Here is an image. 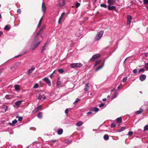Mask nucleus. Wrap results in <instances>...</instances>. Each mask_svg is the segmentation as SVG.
Segmentation results:
<instances>
[{
  "instance_id": "nucleus-1",
  "label": "nucleus",
  "mask_w": 148,
  "mask_h": 148,
  "mask_svg": "<svg viewBox=\"0 0 148 148\" xmlns=\"http://www.w3.org/2000/svg\"><path fill=\"white\" fill-rule=\"evenodd\" d=\"M45 28L44 26H42L40 29L39 32H38L36 35L33 41V44L31 45L30 49L32 50H34L35 49L38 45L40 42V41L38 38V36L39 35L41 32H42Z\"/></svg>"
},
{
  "instance_id": "nucleus-2",
  "label": "nucleus",
  "mask_w": 148,
  "mask_h": 148,
  "mask_svg": "<svg viewBox=\"0 0 148 148\" xmlns=\"http://www.w3.org/2000/svg\"><path fill=\"white\" fill-rule=\"evenodd\" d=\"M99 110V109L97 107H93L91 108L90 110V111L87 113V115H90L92 114H94Z\"/></svg>"
},
{
  "instance_id": "nucleus-3",
  "label": "nucleus",
  "mask_w": 148,
  "mask_h": 148,
  "mask_svg": "<svg viewBox=\"0 0 148 148\" xmlns=\"http://www.w3.org/2000/svg\"><path fill=\"white\" fill-rule=\"evenodd\" d=\"M83 66V64L80 63H73L71 64L70 67L71 68H75L80 67L82 66Z\"/></svg>"
},
{
  "instance_id": "nucleus-4",
  "label": "nucleus",
  "mask_w": 148,
  "mask_h": 148,
  "mask_svg": "<svg viewBox=\"0 0 148 148\" xmlns=\"http://www.w3.org/2000/svg\"><path fill=\"white\" fill-rule=\"evenodd\" d=\"M103 31L99 32L96 35L95 38V40L97 41L99 40L103 36Z\"/></svg>"
},
{
  "instance_id": "nucleus-5",
  "label": "nucleus",
  "mask_w": 148,
  "mask_h": 148,
  "mask_svg": "<svg viewBox=\"0 0 148 148\" xmlns=\"http://www.w3.org/2000/svg\"><path fill=\"white\" fill-rule=\"evenodd\" d=\"M122 121H116L112 123L110 127L112 128L114 127L115 126L118 127L120 125V123H121Z\"/></svg>"
},
{
  "instance_id": "nucleus-6",
  "label": "nucleus",
  "mask_w": 148,
  "mask_h": 148,
  "mask_svg": "<svg viewBox=\"0 0 148 148\" xmlns=\"http://www.w3.org/2000/svg\"><path fill=\"white\" fill-rule=\"evenodd\" d=\"M127 25H130L131 22L132 18L131 16L130 15H127Z\"/></svg>"
},
{
  "instance_id": "nucleus-7",
  "label": "nucleus",
  "mask_w": 148,
  "mask_h": 148,
  "mask_svg": "<svg viewBox=\"0 0 148 148\" xmlns=\"http://www.w3.org/2000/svg\"><path fill=\"white\" fill-rule=\"evenodd\" d=\"M108 9L109 10H114L116 11V7L115 6H111L110 5H109L108 6Z\"/></svg>"
},
{
  "instance_id": "nucleus-8",
  "label": "nucleus",
  "mask_w": 148,
  "mask_h": 148,
  "mask_svg": "<svg viewBox=\"0 0 148 148\" xmlns=\"http://www.w3.org/2000/svg\"><path fill=\"white\" fill-rule=\"evenodd\" d=\"M8 107L5 105H3L2 106V111L3 112H5L8 110Z\"/></svg>"
},
{
  "instance_id": "nucleus-9",
  "label": "nucleus",
  "mask_w": 148,
  "mask_h": 148,
  "mask_svg": "<svg viewBox=\"0 0 148 148\" xmlns=\"http://www.w3.org/2000/svg\"><path fill=\"white\" fill-rule=\"evenodd\" d=\"M146 77V76L145 75H142L140 76L139 79L141 81H143L145 79Z\"/></svg>"
},
{
  "instance_id": "nucleus-10",
  "label": "nucleus",
  "mask_w": 148,
  "mask_h": 148,
  "mask_svg": "<svg viewBox=\"0 0 148 148\" xmlns=\"http://www.w3.org/2000/svg\"><path fill=\"white\" fill-rule=\"evenodd\" d=\"M48 84L49 86L51 85V83L50 80L47 77H45L43 79Z\"/></svg>"
},
{
  "instance_id": "nucleus-11",
  "label": "nucleus",
  "mask_w": 148,
  "mask_h": 148,
  "mask_svg": "<svg viewBox=\"0 0 148 148\" xmlns=\"http://www.w3.org/2000/svg\"><path fill=\"white\" fill-rule=\"evenodd\" d=\"M90 87L88 84H85L84 88V90L86 92L89 90Z\"/></svg>"
},
{
  "instance_id": "nucleus-12",
  "label": "nucleus",
  "mask_w": 148,
  "mask_h": 148,
  "mask_svg": "<svg viewBox=\"0 0 148 148\" xmlns=\"http://www.w3.org/2000/svg\"><path fill=\"white\" fill-rule=\"evenodd\" d=\"M65 13L64 12H63L62 13L59 19V20L58 21V23L60 24L61 23V21L63 17L65 15Z\"/></svg>"
},
{
  "instance_id": "nucleus-13",
  "label": "nucleus",
  "mask_w": 148,
  "mask_h": 148,
  "mask_svg": "<svg viewBox=\"0 0 148 148\" xmlns=\"http://www.w3.org/2000/svg\"><path fill=\"white\" fill-rule=\"evenodd\" d=\"M65 0H61L58 3V5L60 6H63L65 4Z\"/></svg>"
},
{
  "instance_id": "nucleus-14",
  "label": "nucleus",
  "mask_w": 148,
  "mask_h": 148,
  "mask_svg": "<svg viewBox=\"0 0 148 148\" xmlns=\"http://www.w3.org/2000/svg\"><path fill=\"white\" fill-rule=\"evenodd\" d=\"M35 69V67L34 66H32L31 68L29 70L28 74L29 75L32 72V71Z\"/></svg>"
},
{
  "instance_id": "nucleus-15",
  "label": "nucleus",
  "mask_w": 148,
  "mask_h": 148,
  "mask_svg": "<svg viewBox=\"0 0 148 148\" xmlns=\"http://www.w3.org/2000/svg\"><path fill=\"white\" fill-rule=\"evenodd\" d=\"M42 10L43 12H45L46 9V6L45 4L43 2L42 4Z\"/></svg>"
},
{
  "instance_id": "nucleus-16",
  "label": "nucleus",
  "mask_w": 148,
  "mask_h": 148,
  "mask_svg": "<svg viewBox=\"0 0 148 148\" xmlns=\"http://www.w3.org/2000/svg\"><path fill=\"white\" fill-rule=\"evenodd\" d=\"M63 132V130L62 129H59L57 131V133L58 135H61Z\"/></svg>"
},
{
  "instance_id": "nucleus-17",
  "label": "nucleus",
  "mask_w": 148,
  "mask_h": 148,
  "mask_svg": "<svg viewBox=\"0 0 148 148\" xmlns=\"http://www.w3.org/2000/svg\"><path fill=\"white\" fill-rule=\"evenodd\" d=\"M143 111V109L140 108L139 110L135 112V114H138L141 113Z\"/></svg>"
},
{
  "instance_id": "nucleus-18",
  "label": "nucleus",
  "mask_w": 148,
  "mask_h": 148,
  "mask_svg": "<svg viewBox=\"0 0 148 148\" xmlns=\"http://www.w3.org/2000/svg\"><path fill=\"white\" fill-rule=\"evenodd\" d=\"M22 102V101L21 100H19L16 102L15 103L16 106H18L21 104Z\"/></svg>"
},
{
  "instance_id": "nucleus-19",
  "label": "nucleus",
  "mask_w": 148,
  "mask_h": 148,
  "mask_svg": "<svg viewBox=\"0 0 148 148\" xmlns=\"http://www.w3.org/2000/svg\"><path fill=\"white\" fill-rule=\"evenodd\" d=\"M114 2V0H108V3L109 5H113Z\"/></svg>"
},
{
  "instance_id": "nucleus-20",
  "label": "nucleus",
  "mask_w": 148,
  "mask_h": 148,
  "mask_svg": "<svg viewBox=\"0 0 148 148\" xmlns=\"http://www.w3.org/2000/svg\"><path fill=\"white\" fill-rule=\"evenodd\" d=\"M47 45V42H46L42 47V49L41 50V52L42 53L46 49V47Z\"/></svg>"
},
{
  "instance_id": "nucleus-21",
  "label": "nucleus",
  "mask_w": 148,
  "mask_h": 148,
  "mask_svg": "<svg viewBox=\"0 0 148 148\" xmlns=\"http://www.w3.org/2000/svg\"><path fill=\"white\" fill-rule=\"evenodd\" d=\"M83 124V123L81 121H79L77 123H76V125L77 126H80L82 125Z\"/></svg>"
},
{
  "instance_id": "nucleus-22",
  "label": "nucleus",
  "mask_w": 148,
  "mask_h": 148,
  "mask_svg": "<svg viewBox=\"0 0 148 148\" xmlns=\"http://www.w3.org/2000/svg\"><path fill=\"white\" fill-rule=\"evenodd\" d=\"M125 129V127H121L119 130L116 131L117 132H120L123 131Z\"/></svg>"
},
{
  "instance_id": "nucleus-23",
  "label": "nucleus",
  "mask_w": 148,
  "mask_h": 148,
  "mask_svg": "<svg viewBox=\"0 0 148 148\" xmlns=\"http://www.w3.org/2000/svg\"><path fill=\"white\" fill-rule=\"evenodd\" d=\"M104 139L106 140H107L109 139V137L108 134H105L103 136Z\"/></svg>"
},
{
  "instance_id": "nucleus-24",
  "label": "nucleus",
  "mask_w": 148,
  "mask_h": 148,
  "mask_svg": "<svg viewBox=\"0 0 148 148\" xmlns=\"http://www.w3.org/2000/svg\"><path fill=\"white\" fill-rule=\"evenodd\" d=\"M104 65L103 64L101 66H99L97 68L95 69V71H98V70L101 69L103 66Z\"/></svg>"
},
{
  "instance_id": "nucleus-25",
  "label": "nucleus",
  "mask_w": 148,
  "mask_h": 148,
  "mask_svg": "<svg viewBox=\"0 0 148 148\" xmlns=\"http://www.w3.org/2000/svg\"><path fill=\"white\" fill-rule=\"evenodd\" d=\"M14 87L15 90H20L19 86L18 85L16 84L14 86Z\"/></svg>"
},
{
  "instance_id": "nucleus-26",
  "label": "nucleus",
  "mask_w": 148,
  "mask_h": 148,
  "mask_svg": "<svg viewBox=\"0 0 148 148\" xmlns=\"http://www.w3.org/2000/svg\"><path fill=\"white\" fill-rule=\"evenodd\" d=\"M17 122V121H12V123H9V124L10 125L14 126V124Z\"/></svg>"
},
{
  "instance_id": "nucleus-27",
  "label": "nucleus",
  "mask_w": 148,
  "mask_h": 148,
  "mask_svg": "<svg viewBox=\"0 0 148 148\" xmlns=\"http://www.w3.org/2000/svg\"><path fill=\"white\" fill-rule=\"evenodd\" d=\"M10 29V28L9 27L8 25H6L4 28V29L8 31H9Z\"/></svg>"
},
{
  "instance_id": "nucleus-28",
  "label": "nucleus",
  "mask_w": 148,
  "mask_h": 148,
  "mask_svg": "<svg viewBox=\"0 0 148 148\" xmlns=\"http://www.w3.org/2000/svg\"><path fill=\"white\" fill-rule=\"evenodd\" d=\"M42 112H39L37 115V116L39 118H41L42 116Z\"/></svg>"
},
{
  "instance_id": "nucleus-29",
  "label": "nucleus",
  "mask_w": 148,
  "mask_h": 148,
  "mask_svg": "<svg viewBox=\"0 0 148 148\" xmlns=\"http://www.w3.org/2000/svg\"><path fill=\"white\" fill-rule=\"evenodd\" d=\"M117 95V91H116L115 92H114V93L113 95V96L112 97V99H113L115 98L116 97Z\"/></svg>"
},
{
  "instance_id": "nucleus-30",
  "label": "nucleus",
  "mask_w": 148,
  "mask_h": 148,
  "mask_svg": "<svg viewBox=\"0 0 148 148\" xmlns=\"http://www.w3.org/2000/svg\"><path fill=\"white\" fill-rule=\"evenodd\" d=\"M101 60H99L97 61L96 62L94 65V66H97L98 64H99L101 62Z\"/></svg>"
},
{
  "instance_id": "nucleus-31",
  "label": "nucleus",
  "mask_w": 148,
  "mask_h": 148,
  "mask_svg": "<svg viewBox=\"0 0 148 148\" xmlns=\"http://www.w3.org/2000/svg\"><path fill=\"white\" fill-rule=\"evenodd\" d=\"M147 130H148V125H146L144 127L143 131L145 132Z\"/></svg>"
},
{
  "instance_id": "nucleus-32",
  "label": "nucleus",
  "mask_w": 148,
  "mask_h": 148,
  "mask_svg": "<svg viewBox=\"0 0 148 148\" xmlns=\"http://www.w3.org/2000/svg\"><path fill=\"white\" fill-rule=\"evenodd\" d=\"M38 108H37V107L33 111V112L35 113L37 112L39 110Z\"/></svg>"
},
{
  "instance_id": "nucleus-33",
  "label": "nucleus",
  "mask_w": 148,
  "mask_h": 148,
  "mask_svg": "<svg viewBox=\"0 0 148 148\" xmlns=\"http://www.w3.org/2000/svg\"><path fill=\"white\" fill-rule=\"evenodd\" d=\"M93 56H95V58L96 59L98 58L99 57H100V55L99 54H96Z\"/></svg>"
},
{
  "instance_id": "nucleus-34",
  "label": "nucleus",
  "mask_w": 148,
  "mask_h": 148,
  "mask_svg": "<svg viewBox=\"0 0 148 148\" xmlns=\"http://www.w3.org/2000/svg\"><path fill=\"white\" fill-rule=\"evenodd\" d=\"M16 118H18V120H22L23 119V118L21 116H19L18 115H17L16 116Z\"/></svg>"
},
{
  "instance_id": "nucleus-35",
  "label": "nucleus",
  "mask_w": 148,
  "mask_h": 148,
  "mask_svg": "<svg viewBox=\"0 0 148 148\" xmlns=\"http://www.w3.org/2000/svg\"><path fill=\"white\" fill-rule=\"evenodd\" d=\"M80 5V3L78 2H77L75 4V7L76 8H78Z\"/></svg>"
},
{
  "instance_id": "nucleus-36",
  "label": "nucleus",
  "mask_w": 148,
  "mask_h": 148,
  "mask_svg": "<svg viewBox=\"0 0 148 148\" xmlns=\"http://www.w3.org/2000/svg\"><path fill=\"white\" fill-rule=\"evenodd\" d=\"M101 6L102 7L104 8H107V7L106 5L103 3H102L101 4Z\"/></svg>"
},
{
  "instance_id": "nucleus-37",
  "label": "nucleus",
  "mask_w": 148,
  "mask_h": 148,
  "mask_svg": "<svg viewBox=\"0 0 148 148\" xmlns=\"http://www.w3.org/2000/svg\"><path fill=\"white\" fill-rule=\"evenodd\" d=\"M5 97L6 99H10L11 98V95H6L5 96Z\"/></svg>"
},
{
  "instance_id": "nucleus-38",
  "label": "nucleus",
  "mask_w": 148,
  "mask_h": 148,
  "mask_svg": "<svg viewBox=\"0 0 148 148\" xmlns=\"http://www.w3.org/2000/svg\"><path fill=\"white\" fill-rule=\"evenodd\" d=\"M58 71L60 73H63L64 72V70L61 69H59Z\"/></svg>"
},
{
  "instance_id": "nucleus-39",
  "label": "nucleus",
  "mask_w": 148,
  "mask_h": 148,
  "mask_svg": "<svg viewBox=\"0 0 148 148\" xmlns=\"http://www.w3.org/2000/svg\"><path fill=\"white\" fill-rule=\"evenodd\" d=\"M143 2L145 5L148 4V0H143Z\"/></svg>"
},
{
  "instance_id": "nucleus-40",
  "label": "nucleus",
  "mask_w": 148,
  "mask_h": 148,
  "mask_svg": "<svg viewBox=\"0 0 148 148\" xmlns=\"http://www.w3.org/2000/svg\"><path fill=\"white\" fill-rule=\"evenodd\" d=\"M61 82L60 80V78H58L57 81V85H59L61 84Z\"/></svg>"
},
{
  "instance_id": "nucleus-41",
  "label": "nucleus",
  "mask_w": 148,
  "mask_h": 148,
  "mask_svg": "<svg viewBox=\"0 0 148 148\" xmlns=\"http://www.w3.org/2000/svg\"><path fill=\"white\" fill-rule=\"evenodd\" d=\"M95 60V56H93L90 59V61H93Z\"/></svg>"
},
{
  "instance_id": "nucleus-42",
  "label": "nucleus",
  "mask_w": 148,
  "mask_h": 148,
  "mask_svg": "<svg viewBox=\"0 0 148 148\" xmlns=\"http://www.w3.org/2000/svg\"><path fill=\"white\" fill-rule=\"evenodd\" d=\"M42 17L40 19L39 22V23L38 25V27L40 26L41 23L42 21Z\"/></svg>"
},
{
  "instance_id": "nucleus-43",
  "label": "nucleus",
  "mask_w": 148,
  "mask_h": 148,
  "mask_svg": "<svg viewBox=\"0 0 148 148\" xmlns=\"http://www.w3.org/2000/svg\"><path fill=\"white\" fill-rule=\"evenodd\" d=\"M38 87V85L37 84H36L34 86L33 88H37Z\"/></svg>"
},
{
  "instance_id": "nucleus-44",
  "label": "nucleus",
  "mask_w": 148,
  "mask_h": 148,
  "mask_svg": "<svg viewBox=\"0 0 148 148\" xmlns=\"http://www.w3.org/2000/svg\"><path fill=\"white\" fill-rule=\"evenodd\" d=\"M127 77H124L123 79V82H125L127 80Z\"/></svg>"
},
{
  "instance_id": "nucleus-45",
  "label": "nucleus",
  "mask_w": 148,
  "mask_h": 148,
  "mask_svg": "<svg viewBox=\"0 0 148 148\" xmlns=\"http://www.w3.org/2000/svg\"><path fill=\"white\" fill-rule=\"evenodd\" d=\"M105 105V104L104 103H101L99 105V107L100 108H102Z\"/></svg>"
},
{
  "instance_id": "nucleus-46",
  "label": "nucleus",
  "mask_w": 148,
  "mask_h": 148,
  "mask_svg": "<svg viewBox=\"0 0 148 148\" xmlns=\"http://www.w3.org/2000/svg\"><path fill=\"white\" fill-rule=\"evenodd\" d=\"M144 70L143 69H140V70H139L138 73H140L141 72H144Z\"/></svg>"
},
{
  "instance_id": "nucleus-47",
  "label": "nucleus",
  "mask_w": 148,
  "mask_h": 148,
  "mask_svg": "<svg viewBox=\"0 0 148 148\" xmlns=\"http://www.w3.org/2000/svg\"><path fill=\"white\" fill-rule=\"evenodd\" d=\"M133 134V132L132 131L129 132L128 133V135L129 136L132 135Z\"/></svg>"
},
{
  "instance_id": "nucleus-48",
  "label": "nucleus",
  "mask_w": 148,
  "mask_h": 148,
  "mask_svg": "<svg viewBox=\"0 0 148 148\" xmlns=\"http://www.w3.org/2000/svg\"><path fill=\"white\" fill-rule=\"evenodd\" d=\"M79 100V99H77L75 100V101L74 102V103L76 104L78 102Z\"/></svg>"
},
{
  "instance_id": "nucleus-49",
  "label": "nucleus",
  "mask_w": 148,
  "mask_h": 148,
  "mask_svg": "<svg viewBox=\"0 0 148 148\" xmlns=\"http://www.w3.org/2000/svg\"><path fill=\"white\" fill-rule=\"evenodd\" d=\"M122 118L121 117L117 118L115 120H122Z\"/></svg>"
},
{
  "instance_id": "nucleus-50",
  "label": "nucleus",
  "mask_w": 148,
  "mask_h": 148,
  "mask_svg": "<svg viewBox=\"0 0 148 148\" xmlns=\"http://www.w3.org/2000/svg\"><path fill=\"white\" fill-rule=\"evenodd\" d=\"M92 93L90 91H89L88 92V95L89 96H90L92 95Z\"/></svg>"
},
{
  "instance_id": "nucleus-51",
  "label": "nucleus",
  "mask_w": 148,
  "mask_h": 148,
  "mask_svg": "<svg viewBox=\"0 0 148 148\" xmlns=\"http://www.w3.org/2000/svg\"><path fill=\"white\" fill-rule=\"evenodd\" d=\"M42 98V96L40 94L38 97V99L40 100Z\"/></svg>"
},
{
  "instance_id": "nucleus-52",
  "label": "nucleus",
  "mask_w": 148,
  "mask_h": 148,
  "mask_svg": "<svg viewBox=\"0 0 148 148\" xmlns=\"http://www.w3.org/2000/svg\"><path fill=\"white\" fill-rule=\"evenodd\" d=\"M145 67L146 69L148 70V63L145 64Z\"/></svg>"
},
{
  "instance_id": "nucleus-53",
  "label": "nucleus",
  "mask_w": 148,
  "mask_h": 148,
  "mask_svg": "<svg viewBox=\"0 0 148 148\" xmlns=\"http://www.w3.org/2000/svg\"><path fill=\"white\" fill-rule=\"evenodd\" d=\"M133 72L134 74H136L137 73V70L136 69H134L133 70Z\"/></svg>"
},
{
  "instance_id": "nucleus-54",
  "label": "nucleus",
  "mask_w": 148,
  "mask_h": 148,
  "mask_svg": "<svg viewBox=\"0 0 148 148\" xmlns=\"http://www.w3.org/2000/svg\"><path fill=\"white\" fill-rule=\"evenodd\" d=\"M71 140H68L67 141H66V142H65V143H71Z\"/></svg>"
},
{
  "instance_id": "nucleus-55",
  "label": "nucleus",
  "mask_w": 148,
  "mask_h": 148,
  "mask_svg": "<svg viewBox=\"0 0 148 148\" xmlns=\"http://www.w3.org/2000/svg\"><path fill=\"white\" fill-rule=\"evenodd\" d=\"M65 113L67 114L68 113V109H66L65 111Z\"/></svg>"
},
{
  "instance_id": "nucleus-56",
  "label": "nucleus",
  "mask_w": 148,
  "mask_h": 148,
  "mask_svg": "<svg viewBox=\"0 0 148 148\" xmlns=\"http://www.w3.org/2000/svg\"><path fill=\"white\" fill-rule=\"evenodd\" d=\"M50 141L52 143H55L57 141V140H51Z\"/></svg>"
},
{
  "instance_id": "nucleus-57",
  "label": "nucleus",
  "mask_w": 148,
  "mask_h": 148,
  "mask_svg": "<svg viewBox=\"0 0 148 148\" xmlns=\"http://www.w3.org/2000/svg\"><path fill=\"white\" fill-rule=\"evenodd\" d=\"M17 12L21 13V10L20 9H18L17 10Z\"/></svg>"
},
{
  "instance_id": "nucleus-58",
  "label": "nucleus",
  "mask_w": 148,
  "mask_h": 148,
  "mask_svg": "<svg viewBox=\"0 0 148 148\" xmlns=\"http://www.w3.org/2000/svg\"><path fill=\"white\" fill-rule=\"evenodd\" d=\"M41 107V105H40L39 106L37 107V108H38L39 110L40 109Z\"/></svg>"
},
{
  "instance_id": "nucleus-59",
  "label": "nucleus",
  "mask_w": 148,
  "mask_h": 148,
  "mask_svg": "<svg viewBox=\"0 0 148 148\" xmlns=\"http://www.w3.org/2000/svg\"><path fill=\"white\" fill-rule=\"evenodd\" d=\"M56 72H57V71H56V70H55V71H54L53 72V73L52 74V75H53V74H54V73H56Z\"/></svg>"
},
{
  "instance_id": "nucleus-60",
  "label": "nucleus",
  "mask_w": 148,
  "mask_h": 148,
  "mask_svg": "<svg viewBox=\"0 0 148 148\" xmlns=\"http://www.w3.org/2000/svg\"><path fill=\"white\" fill-rule=\"evenodd\" d=\"M106 100V98H104L102 99V101H105Z\"/></svg>"
},
{
  "instance_id": "nucleus-61",
  "label": "nucleus",
  "mask_w": 148,
  "mask_h": 148,
  "mask_svg": "<svg viewBox=\"0 0 148 148\" xmlns=\"http://www.w3.org/2000/svg\"><path fill=\"white\" fill-rule=\"evenodd\" d=\"M148 55V53H146L145 54V57H147Z\"/></svg>"
},
{
  "instance_id": "nucleus-62",
  "label": "nucleus",
  "mask_w": 148,
  "mask_h": 148,
  "mask_svg": "<svg viewBox=\"0 0 148 148\" xmlns=\"http://www.w3.org/2000/svg\"><path fill=\"white\" fill-rule=\"evenodd\" d=\"M5 121H0V124H1V123H4V122Z\"/></svg>"
},
{
  "instance_id": "nucleus-63",
  "label": "nucleus",
  "mask_w": 148,
  "mask_h": 148,
  "mask_svg": "<svg viewBox=\"0 0 148 148\" xmlns=\"http://www.w3.org/2000/svg\"><path fill=\"white\" fill-rule=\"evenodd\" d=\"M3 33L2 32V31H0V36Z\"/></svg>"
},
{
  "instance_id": "nucleus-64",
  "label": "nucleus",
  "mask_w": 148,
  "mask_h": 148,
  "mask_svg": "<svg viewBox=\"0 0 148 148\" xmlns=\"http://www.w3.org/2000/svg\"><path fill=\"white\" fill-rule=\"evenodd\" d=\"M46 99V97L45 96H44L43 97V99Z\"/></svg>"
}]
</instances>
